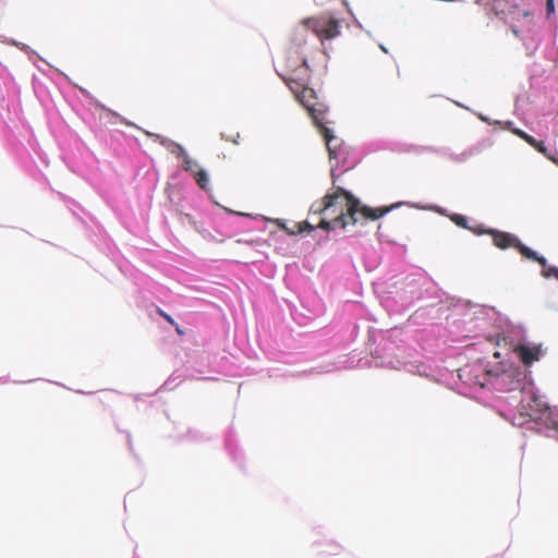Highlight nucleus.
<instances>
[{"label":"nucleus","instance_id":"nucleus-1","mask_svg":"<svg viewBox=\"0 0 558 558\" xmlns=\"http://www.w3.org/2000/svg\"><path fill=\"white\" fill-rule=\"evenodd\" d=\"M392 208L393 206L378 208L361 206L360 201L351 193L342 187H336L332 192L327 193L323 198L312 204L310 215H325V218L319 220L317 227L330 230L337 227L345 228L348 225H355L359 220V215L364 219L377 220Z\"/></svg>","mask_w":558,"mask_h":558},{"label":"nucleus","instance_id":"nucleus-2","mask_svg":"<svg viewBox=\"0 0 558 558\" xmlns=\"http://www.w3.org/2000/svg\"><path fill=\"white\" fill-rule=\"evenodd\" d=\"M282 78L288 85L289 89L295 96L296 100L307 110L314 123L320 129V132L326 142L329 157L336 158L337 153L331 146L335 136L332 135L331 130L325 125L327 107L323 102L318 101L315 90L306 86L300 80L293 78L291 76H283Z\"/></svg>","mask_w":558,"mask_h":558},{"label":"nucleus","instance_id":"nucleus-3","mask_svg":"<svg viewBox=\"0 0 558 558\" xmlns=\"http://www.w3.org/2000/svg\"><path fill=\"white\" fill-rule=\"evenodd\" d=\"M488 234L493 238V243L500 250L508 247H514L525 258L538 263L541 266H545V257L539 256L536 252L531 250L529 246L521 243V241L513 234L502 232L498 230H488Z\"/></svg>","mask_w":558,"mask_h":558},{"label":"nucleus","instance_id":"nucleus-4","mask_svg":"<svg viewBox=\"0 0 558 558\" xmlns=\"http://www.w3.org/2000/svg\"><path fill=\"white\" fill-rule=\"evenodd\" d=\"M302 25L312 31L320 41L333 39L341 33L339 21L328 15L304 19Z\"/></svg>","mask_w":558,"mask_h":558},{"label":"nucleus","instance_id":"nucleus-5","mask_svg":"<svg viewBox=\"0 0 558 558\" xmlns=\"http://www.w3.org/2000/svg\"><path fill=\"white\" fill-rule=\"evenodd\" d=\"M513 352L519 356L522 364L525 366L532 365L534 362L539 361L543 349L541 344L537 345H529L524 343H519L514 347Z\"/></svg>","mask_w":558,"mask_h":558},{"label":"nucleus","instance_id":"nucleus-6","mask_svg":"<svg viewBox=\"0 0 558 558\" xmlns=\"http://www.w3.org/2000/svg\"><path fill=\"white\" fill-rule=\"evenodd\" d=\"M517 135H519L522 140H524L529 145L534 147L537 151L542 153L543 155L548 156L547 148L544 145L543 142L536 141L533 136L526 134L525 132L521 130H515L514 132Z\"/></svg>","mask_w":558,"mask_h":558},{"label":"nucleus","instance_id":"nucleus-7","mask_svg":"<svg viewBox=\"0 0 558 558\" xmlns=\"http://www.w3.org/2000/svg\"><path fill=\"white\" fill-rule=\"evenodd\" d=\"M199 186V189L207 191L209 186V178L206 170L203 168H199L193 175H192Z\"/></svg>","mask_w":558,"mask_h":558},{"label":"nucleus","instance_id":"nucleus-8","mask_svg":"<svg viewBox=\"0 0 558 558\" xmlns=\"http://www.w3.org/2000/svg\"><path fill=\"white\" fill-rule=\"evenodd\" d=\"M182 169L193 175L199 169V167L197 161L187 155L183 158Z\"/></svg>","mask_w":558,"mask_h":558},{"label":"nucleus","instance_id":"nucleus-9","mask_svg":"<svg viewBox=\"0 0 558 558\" xmlns=\"http://www.w3.org/2000/svg\"><path fill=\"white\" fill-rule=\"evenodd\" d=\"M278 225L282 229H284L289 234H296V233H301L303 231H312L314 229V227L306 221L298 223L296 225L298 230H289L288 228H286V226L283 223H280V222Z\"/></svg>","mask_w":558,"mask_h":558},{"label":"nucleus","instance_id":"nucleus-10","mask_svg":"<svg viewBox=\"0 0 558 558\" xmlns=\"http://www.w3.org/2000/svg\"><path fill=\"white\" fill-rule=\"evenodd\" d=\"M542 276L545 278H556L558 280V268L555 266H547V260L545 259V266H542Z\"/></svg>","mask_w":558,"mask_h":558},{"label":"nucleus","instance_id":"nucleus-11","mask_svg":"<svg viewBox=\"0 0 558 558\" xmlns=\"http://www.w3.org/2000/svg\"><path fill=\"white\" fill-rule=\"evenodd\" d=\"M170 145L173 147L171 149V153L175 154L178 157H181L183 159L185 156L189 155L182 145L173 142H171Z\"/></svg>","mask_w":558,"mask_h":558},{"label":"nucleus","instance_id":"nucleus-12","mask_svg":"<svg viewBox=\"0 0 558 558\" xmlns=\"http://www.w3.org/2000/svg\"><path fill=\"white\" fill-rule=\"evenodd\" d=\"M451 219L457 226L462 227V228H468L466 218L464 216L454 215Z\"/></svg>","mask_w":558,"mask_h":558},{"label":"nucleus","instance_id":"nucleus-13","mask_svg":"<svg viewBox=\"0 0 558 558\" xmlns=\"http://www.w3.org/2000/svg\"><path fill=\"white\" fill-rule=\"evenodd\" d=\"M157 314L161 316L163 319H166L169 324L175 325L173 318L169 314L163 312L161 308H157Z\"/></svg>","mask_w":558,"mask_h":558},{"label":"nucleus","instance_id":"nucleus-14","mask_svg":"<svg viewBox=\"0 0 558 558\" xmlns=\"http://www.w3.org/2000/svg\"><path fill=\"white\" fill-rule=\"evenodd\" d=\"M555 12L554 0H546V13L550 16Z\"/></svg>","mask_w":558,"mask_h":558},{"label":"nucleus","instance_id":"nucleus-15","mask_svg":"<svg viewBox=\"0 0 558 558\" xmlns=\"http://www.w3.org/2000/svg\"><path fill=\"white\" fill-rule=\"evenodd\" d=\"M302 66H304V68H305V70H308V64H307L306 59H303V60H302Z\"/></svg>","mask_w":558,"mask_h":558},{"label":"nucleus","instance_id":"nucleus-16","mask_svg":"<svg viewBox=\"0 0 558 558\" xmlns=\"http://www.w3.org/2000/svg\"><path fill=\"white\" fill-rule=\"evenodd\" d=\"M175 331L179 333V335H183V330L175 324Z\"/></svg>","mask_w":558,"mask_h":558},{"label":"nucleus","instance_id":"nucleus-17","mask_svg":"<svg viewBox=\"0 0 558 558\" xmlns=\"http://www.w3.org/2000/svg\"><path fill=\"white\" fill-rule=\"evenodd\" d=\"M523 15H524V16H529V15H530V12H529V11H524V12H523Z\"/></svg>","mask_w":558,"mask_h":558},{"label":"nucleus","instance_id":"nucleus-18","mask_svg":"<svg viewBox=\"0 0 558 558\" xmlns=\"http://www.w3.org/2000/svg\"><path fill=\"white\" fill-rule=\"evenodd\" d=\"M513 34H514L515 36H518V35H519V31H518V29H513Z\"/></svg>","mask_w":558,"mask_h":558}]
</instances>
